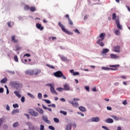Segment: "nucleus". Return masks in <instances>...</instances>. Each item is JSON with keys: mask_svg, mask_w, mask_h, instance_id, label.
Returning <instances> with one entry per match:
<instances>
[{"mask_svg": "<svg viewBox=\"0 0 130 130\" xmlns=\"http://www.w3.org/2000/svg\"><path fill=\"white\" fill-rule=\"evenodd\" d=\"M78 109L80 110V111H82V112H85L86 111V108L83 107V106H80L78 108Z\"/></svg>", "mask_w": 130, "mask_h": 130, "instance_id": "25", "label": "nucleus"}, {"mask_svg": "<svg viewBox=\"0 0 130 130\" xmlns=\"http://www.w3.org/2000/svg\"><path fill=\"white\" fill-rule=\"evenodd\" d=\"M20 49H22V47H20L19 45H17L16 46V51H18V50H20Z\"/></svg>", "mask_w": 130, "mask_h": 130, "instance_id": "33", "label": "nucleus"}, {"mask_svg": "<svg viewBox=\"0 0 130 130\" xmlns=\"http://www.w3.org/2000/svg\"><path fill=\"white\" fill-rule=\"evenodd\" d=\"M110 68H109L108 67H102V70H104V71H117V67H119V64H115V65H110Z\"/></svg>", "mask_w": 130, "mask_h": 130, "instance_id": "4", "label": "nucleus"}, {"mask_svg": "<svg viewBox=\"0 0 130 130\" xmlns=\"http://www.w3.org/2000/svg\"><path fill=\"white\" fill-rule=\"evenodd\" d=\"M29 10L30 12H35V11H36V8H35L34 6H31Z\"/></svg>", "mask_w": 130, "mask_h": 130, "instance_id": "29", "label": "nucleus"}, {"mask_svg": "<svg viewBox=\"0 0 130 130\" xmlns=\"http://www.w3.org/2000/svg\"><path fill=\"white\" fill-rule=\"evenodd\" d=\"M77 114H79L80 115H81V116H84V114L82 112H77Z\"/></svg>", "mask_w": 130, "mask_h": 130, "instance_id": "62", "label": "nucleus"}, {"mask_svg": "<svg viewBox=\"0 0 130 130\" xmlns=\"http://www.w3.org/2000/svg\"><path fill=\"white\" fill-rule=\"evenodd\" d=\"M28 128L29 129H30V130H34L35 129V128H34V126H33V125H30L28 127Z\"/></svg>", "mask_w": 130, "mask_h": 130, "instance_id": "52", "label": "nucleus"}, {"mask_svg": "<svg viewBox=\"0 0 130 130\" xmlns=\"http://www.w3.org/2000/svg\"><path fill=\"white\" fill-rule=\"evenodd\" d=\"M24 10L25 11H28V10H30V7H29L28 5H25L24 6Z\"/></svg>", "mask_w": 130, "mask_h": 130, "instance_id": "34", "label": "nucleus"}, {"mask_svg": "<svg viewBox=\"0 0 130 130\" xmlns=\"http://www.w3.org/2000/svg\"><path fill=\"white\" fill-rule=\"evenodd\" d=\"M10 85L16 90H20L23 88V83L18 81H10Z\"/></svg>", "mask_w": 130, "mask_h": 130, "instance_id": "1", "label": "nucleus"}, {"mask_svg": "<svg viewBox=\"0 0 130 130\" xmlns=\"http://www.w3.org/2000/svg\"><path fill=\"white\" fill-rule=\"evenodd\" d=\"M58 25L60 27L62 31L66 33L67 34H69V35H73V32L69 31V30L67 29L66 27H64V25L61 24L60 22H58Z\"/></svg>", "mask_w": 130, "mask_h": 130, "instance_id": "5", "label": "nucleus"}, {"mask_svg": "<svg viewBox=\"0 0 130 130\" xmlns=\"http://www.w3.org/2000/svg\"><path fill=\"white\" fill-rule=\"evenodd\" d=\"M69 102L73 105V107L77 108L79 107V103L78 102H74L73 101H69Z\"/></svg>", "mask_w": 130, "mask_h": 130, "instance_id": "12", "label": "nucleus"}, {"mask_svg": "<svg viewBox=\"0 0 130 130\" xmlns=\"http://www.w3.org/2000/svg\"><path fill=\"white\" fill-rule=\"evenodd\" d=\"M74 31L75 33H78V34H80V31H79V30H78V29H74Z\"/></svg>", "mask_w": 130, "mask_h": 130, "instance_id": "55", "label": "nucleus"}, {"mask_svg": "<svg viewBox=\"0 0 130 130\" xmlns=\"http://www.w3.org/2000/svg\"><path fill=\"white\" fill-rule=\"evenodd\" d=\"M38 98L40 100L42 99V94L41 93L39 92L38 94Z\"/></svg>", "mask_w": 130, "mask_h": 130, "instance_id": "36", "label": "nucleus"}, {"mask_svg": "<svg viewBox=\"0 0 130 130\" xmlns=\"http://www.w3.org/2000/svg\"><path fill=\"white\" fill-rule=\"evenodd\" d=\"M21 101L22 103H24V102H25V96L21 97Z\"/></svg>", "mask_w": 130, "mask_h": 130, "instance_id": "50", "label": "nucleus"}, {"mask_svg": "<svg viewBox=\"0 0 130 130\" xmlns=\"http://www.w3.org/2000/svg\"><path fill=\"white\" fill-rule=\"evenodd\" d=\"M3 123H4V119L1 118H0V127L3 125Z\"/></svg>", "mask_w": 130, "mask_h": 130, "instance_id": "41", "label": "nucleus"}, {"mask_svg": "<svg viewBox=\"0 0 130 130\" xmlns=\"http://www.w3.org/2000/svg\"><path fill=\"white\" fill-rule=\"evenodd\" d=\"M43 101H45V102H46V103H47V104H50V101H49V100H45V99H43Z\"/></svg>", "mask_w": 130, "mask_h": 130, "instance_id": "39", "label": "nucleus"}, {"mask_svg": "<svg viewBox=\"0 0 130 130\" xmlns=\"http://www.w3.org/2000/svg\"><path fill=\"white\" fill-rule=\"evenodd\" d=\"M85 89L86 91H90V87L89 86H85Z\"/></svg>", "mask_w": 130, "mask_h": 130, "instance_id": "58", "label": "nucleus"}, {"mask_svg": "<svg viewBox=\"0 0 130 130\" xmlns=\"http://www.w3.org/2000/svg\"><path fill=\"white\" fill-rule=\"evenodd\" d=\"M6 110H7V111H10V106H9V105H7Z\"/></svg>", "mask_w": 130, "mask_h": 130, "instance_id": "54", "label": "nucleus"}, {"mask_svg": "<svg viewBox=\"0 0 130 130\" xmlns=\"http://www.w3.org/2000/svg\"><path fill=\"white\" fill-rule=\"evenodd\" d=\"M102 128H104V129H106V130H110L107 127L105 126H102Z\"/></svg>", "mask_w": 130, "mask_h": 130, "instance_id": "59", "label": "nucleus"}, {"mask_svg": "<svg viewBox=\"0 0 130 130\" xmlns=\"http://www.w3.org/2000/svg\"><path fill=\"white\" fill-rule=\"evenodd\" d=\"M7 73H9L10 74H12L13 75L15 74L14 71H7Z\"/></svg>", "mask_w": 130, "mask_h": 130, "instance_id": "60", "label": "nucleus"}, {"mask_svg": "<svg viewBox=\"0 0 130 130\" xmlns=\"http://www.w3.org/2000/svg\"><path fill=\"white\" fill-rule=\"evenodd\" d=\"M105 33H101L100 35V39L96 42L97 44H99L100 46L103 47L104 46V43L102 42L104 40V38H105Z\"/></svg>", "mask_w": 130, "mask_h": 130, "instance_id": "2", "label": "nucleus"}, {"mask_svg": "<svg viewBox=\"0 0 130 130\" xmlns=\"http://www.w3.org/2000/svg\"><path fill=\"white\" fill-rule=\"evenodd\" d=\"M40 129L41 130H44V125L41 124L40 125Z\"/></svg>", "mask_w": 130, "mask_h": 130, "instance_id": "57", "label": "nucleus"}, {"mask_svg": "<svg viewBox=\"0 0 130 130\" xmlns=\"http://www.w3.org/2000/svg\"><path fill=\"white\" fill-rule=\"evenodd\" d=\"M115 23L117 25V27L119 30H122V26L120 25V23H119V18L117 17V19L115 20Z\"/></svg>", "mask_w": 130, "mask_h": 130, "instance_id": "8", "label": "nucleus"}, {"mask_svg": "<svg viewBox=\"0 0 130 130\" xmlns=\"http://www.w3.org/2000/svg\"><path fill=\"white\" fill-rule=\"evenodd\" d=\"M111 117H112V118H113V119H114V120H115L116 121H117L118 120H121V118L119 117H117L115 115H112L111 116Z\"/></svg>", "mask_w": 130, "mask_h": 130, "instance_id": "18", "label": "nucleus"}, {"mask_svg": "<svg viewBox=\"0 0 130 130\" xmlns=\"http://www.w3.org/2000/svg\"><path fill=\"white\" fill-rule=\"evenodd\" d=\"M51 39L53 41V40H56V37H49V40H51Z\"/></svg>", "mask_w": 130, "mask_h": 130, "instance_id": "46", "label": "nucleus"}, {"mask_svg": "<svg viewBox=\"0 0 130 130\" xmlns=\"http://www.w3.org/2000/svg\"><path fill=\"white\" fill-rule=\"evenodd\" d=\"M110 57L112 59H116V58H118L119 57L117 56V55L114 54H110Z\"/></svg>", "mask_w": 130, "mask_h": 130, "instance_id": "19", "label": "nucleus"}, {"mask_svg": "<svg viewBox=\"0 0 130 130\" xmlns=\"http://www.w3.org/2000/svg\"><path fill=\"white\" fill-rule=\"evenodd\" d=\"M117 18H118V17H116V14H115V13H113L112 14V20H116V19H117Z\"/></svg>", "mask_w": 130, "mask_h": 130, "instance_id": "28", "label": "nucleus"}, {"mask_svg": "<svg viewBox=\"0 0 130 130\" xmlns=\"http://www.w3.org/2000/svg\"><path fill=\"white\" fill-rule=\"evenodd\" d=\"M69 21V24L70 25H74V23H73V21H72V20H71V19H68Z\"/></svg>", "mask_w": 130, "mask_h": 130, "instance_id": "48", "label": "nucleus"}, {"mask_svg": "<svg viewBox=\"0 0 130 130\" xmlns=\"http://www.w3.org/2000/svg\"><path fill=\"white\" fill-rule=\"evenodd\" d=\"M8 25L9 27H12V26L14 25V22H8Z\"/></svg>", "mask_w": 130, "mask_h": 130, "instance_id": "37", "label": "nucleus"}, {"mask_svg": "<svg viewBox=\"0 0 130 130\" xmlns=\"http://www.w3.org/2000/svg\"><path fill=\"white\" fill-rule=\"evenodd\" d=\"M14 94H15V95L18 98H21V97H22V95H21V94H20L19 93V91L17 90L14 91Z\"/></svg>", "mask_w": 130, "mask_h": 130, "instance_id": "21", "label": "nucleus"}, {"mask_svg": "<svg viewBox=\"0 0 130 130\" xmlns=\"http://www.w3.org/2000/svg\"><path fill=\"white\" fill-rule=\"evenodd\" d=\"M72 129V124H69L66 126V130Z\"/></svg>", "mask_w": 130, "mask_h": 130, "instance_id": "27", "label": "nucleus"}, {"mask_svg": "<svg viewBox=\"0 0 130 130\" xmlns=\"http://www.w3.org/2000/svg\"><path fill=\"white\" fill-rule=\"evenodd\" d=\"M91 120L92 122H99V120H100V119L99 117H95L91 118Z\"/></svg>", "mask_w": 130, "mask_h": 130, "instance_id": "15", "label": "nucleus"}, {"mask_svg": "<svg viewBox=\"0 0 130 130\" xmlns=\"http://www.w3.org/2000/svg\"><path fill=\"white\" fill-rule=\"evenodd\" d=\"M25 56H27V57H30V56H31V55H30V54L29 53L25 54L23 56V58H25Z\"/></svg>", "mask_w": 130, "mask_h": 130, "instance_id": "44", "label": "nucleus"}, {"mask_svg": "<svg viewBox=\"0 0 130 130\" xmlns=\"http://www.w3.org/2000/svg\"><path fill=\"white\" fill-rule=\"evenodd\" d=\"M25 19V17L24 16H19L18 17V19L20 20V21H23Z\"/></svg>", "mask_w": 130, "mask_h": 130, "instance_id": "43", "label": "nucleus"}, {"mask_svg": "<svg viewBox=\"0 0 130 130\" xmlns=\"http://www.w3.org/2000/svg\"><path fill=\"white\" fill-rule=\"evenodd\" d=\"M53 120L55 122L58 123L59 122V119L57 118H54Z\"/></svg>", "mask_w": 130, "mask_h": 130, "instance_id": "42", "label": "nucleus"}, {"mask_svg": "<svg viewBox=\"0 0 130 130\" xmlns=\"http://www.w3.org/2000/svg\"><path fill=\"white\" fill-rule=\"evenodd\" d=\"M36 27L37 29H39V30H40L41 31H43V30H44V29L43 26H42V25L40 23H37Z\"/></svg>", "mask_w": 130, "mask_h": 130, "instance_id": "14", "label": "nucleus"}, {"mask_svg": "<svg viewBox=\"0 0 130 130\" xmlns=\"http://www.w3.org/2000/svg\"><path fill=\"white\" fill-rule=\"evenodd\" d=\"M113 51L114 52H117L119 53L120 52V46H115L113 48Z\"/></svg>", "mask_w": 130, "mask_h": 130, "instance_id": "11", "label": "nucleus"}, {"mask_svg": "<svg viewBox=\"0 0 130 130\" xmlns=\"http://www.w3.org/2000/svg\"><path fill=\"white\" fill-rule=\"evenodd\" d=\"M21 61L23 63H24V64H30V63H29V62H28V60H27V59L24 58V57H23V58H21Z\"/></svg>", "mask_w": 130, "mask_h": 130, "instance_id": "16", "label": "nucleus"}, {"mask_svg": "<svg viewBox=\"0 0 130 130\" xmlns=\"http://www.w3.org/2000/svg\"><path fill=\"white\" fill-rule=\"evenodd\" d=\"M79 75H80V73L78 72H74L73 73V76H79Z\"/></svg>", "mask_w": 130, "mask_h": 130, "instance_id": "49", "label": "nucleus"}, {"mask_svg": "<svg viewBox=\"0 0 130 130\" xmlns=\"http://www.w3.org/2000/svg\"><path fill=\"white\" fill-rule=\"evenodd\" d=\"M0 93H4V88L1 87L0 88Z\"/></svg>", "mask_w": 130, "mask_h": 130, "instance_id": "63", "label": "nucleus"}, {"mask_svg": "<svg viewBox=\"0 0 130 130\" xmlns=\"http://www.w3.org/2000/svg\"><path fill=\"white\" fill-rule=\"evenodd\" d=\"M107 110H112V108H111V107H109V106H107Z\"/></svg>", "mask_w": 130, "mask_h": 130, "instance_id": "64", "label": "nucleus"}, {"mask_svg": "<svg viewBox=\"0 0 130 130\" xmlns=\"http://www.w3.org/2000/svg\"><path fill=\"white\" fill-rule=\"evenodd\" d=\"M50 91L52 94H54L55 95H57V92L55 91V89H54V87L53 86H52L50 88Z\"/></svg>", "mask_w": 130, "mask_h": 130, "instance_id": "17", "label": "nucleus"}, {"mask_svg": "<svg viewBox=\"0 0 130 130\" xmlns=\"http://www.w3.org/2000/svg\"><path fill=\"white\" fill-rule=\"evenodd\" d=\"M107 52H109V49L104 48L103 49V51L101 52V54H102V55H106Z\"/></svg>", "mask_w": 130, "mask_h": 130, "instance_id": "13", "label": "nucleus"}, {"mask_svg": "<svg viewBox=\"0 0 130 130\" xmlns=\"http://www.w3.org/2000/svg\"><path fill=\"white\" fill-rule=\"evenodd\" d=\"M3 127H4V128L5 129H7V128H8V125H7V124H4V125H3Z\"/></svg>", "mask_w": 130, "mask_h": 130, "instance_id": "61", "label": "nucleus"}, {"mask_svg": "<svg viewBox=\"0 0 130 130\" xmlns=\"http://www.w3.org/2000/svg\"><path fill=\"white\" fill-rule=\"evenodd\" d=\"M48 128L51 130H54L55 128L53 126H49Z\"/></svg>", "mask_w": 130, "mask_h": 130, "instance_id": "53", "label": "nucleus"}, {"mask_svg": "<svg viewBox=\"0 0 130 130\" xmlns=\"http://www.w3.org/2000/svg\"><path fill=\"white\" fill-rule=\"evenodd\" d=\"M46 66H47V67L50 68V69H55V68H54V67L52 65H50L49 64H47Z\"/></svg>", "mask_w": 130, "mask_h": 130, "instance_id": "45", "label": "nucleus"}, {"mask_svg": "<svg viewBox=\"0 0 130 130\" xmlns=\"http://www.w3.org/2000/svg\"><path fill=\"white\" fill-rule=\"evenodd\" d=\"M60 113L63 114V115H67V112H66L64 111H62V110L60 111Z\"/></svg>", "mask_w": 130, "mask_h": 130, "instance_id": "40", "label": "nucleus"}, {"mask_svg": "<svg viewBox=\"0 0 130 130\" xmlns=\"http://www.w3.org/2000/svg\"><path fill=\"white\" fill-rule=\"evenodd\" d=\"M37 111H38L40 114H43V113H44V111L40 108H38L37 109Z\"/></svg>", "mask_w": 130, "mask_h": 130, "instance_id": "23", "label": "nucleus"}, {"mask_svg": "<svg viewBox=\"0 0 130 130\" xmlns=\"http://www.w3.org/2000/svg\"><path fill=\"white\" fill-rule=\"evenodd\" d=\"M60 57L61 59H62V60H67V58H66L63 56H60Z\"/></svg>", "mask_w": 130, "mask_h": 130, "instance_id": "51", "label": "nucleus"}, {"mask_svg": "<svg viewBox=\"0 0 130 130\" xmlns=\"http://www.w3.org/2000/svg\"><path fill=\"white\" fill-rule=\"evenodd\" d=\"M28 113L31 115V116H34V117H36L37 116H39V114L38 112L35 111L32 109H29L28 111Z\"/></svg>", "mask_w": 130, "mask_h": 130, "instance_id": "7", "label": "nucleus"}, {"mask_svg": "<svg viewBox=\"0 0 130 130\" xmlns=\"http://www.w3.org/2000/svg\"><path fill=\"white\" fill-rule=\"evenodd\" d=\"M24 115L25 116H26V117L28 118V119H30V116L28 114H24Z\"/></svg>", "mask_w": 130, "mask_h": 130, "instance_id": "56", "label": "nucleus"}, {"mask_svg": "<svg viewBox=\"0 0 130 130\" xmlns=\"http://www.w3.org/2000/svg\"><path fill=\"white\" fill-rule=\"evenodd\" d=\"M18 125H19V123L18 122H15L13 124V127H17Z\"/></svg>", "mask_w": 130, "mask_h": 130, "instance_id": "38", "label": "nucleus"}, {"mask_svg": "<svg viewBox=\"0 0 130 130\" xmlns=\"http://www.w3.org/2000/svg\"><path fill=\"white\" fill-rule=\"evenodd\" d=\"M54 76L55 77H56V78H63V79H64V80H66L67 79V77H66V76H64V75H63V74H62V72H61V71H57L55 73H54Z\"/></svg>", "mask_w": 130, "mask_h": 130, "instance_id": "6", "label": "nucleus"}, {"mask_svg": "<svg viewBox=\"0 0 130 130\" xmlns=\"http://www.w3.org/2000/svg\"><path fill=\"white\" fill-rule=\"evenodd\" d=\"M63 89L64 91H73V88L71 89V87H70V85H69V84H68L67 83H65L63 85Z\"/></svg>", "mask_w": 130, "mask_h": 130, "instance_id": "9", "label": "nucleus"}, {"mask_svg": "<svg viewBox=\"0 0 130 130\" xmlns=\"http://www.w3.org/2000/svg\"><path fill=\"white\" fill-rule=\"evenodd\" d=\"M56 90L59 92H62V91L64 90L63 88L62 87H58L56 89Z\"/></svg>", "mask_w": 130, "mask_h": 130, "instance_id": "32", "label": "nucleus"}, {"mask_svg": "<svg viewBox=\"0 0 130 130\" xmlns=\"http://www.w3.org/2000/svg\"><path fill=\"white\" fill-rule=\"evenodd\" d=\"M14 59L16 62H19V59H18V56L17 55H14Z\"/></svg>", "mask_w": 130, "mask_h": 130, "instance_id": "35", "label": "nucleus"}, {"mask_svg": "<svg viewBox=\"0 0 130 130\" xmlns=\"http://www.w3.org/2000/svg\"><path fill=\"white\" fill-rule=\"evenodd\" d=\"M114 33L116 35H117V36L120 35V31H119V30L118 29H116Z\"/></svg>", "mask_w": 130, "mask_h": 130, "instance_id": "30", "label": "nucleus"}, {"mask_svg": "<svg viewBox=\"0 0 130 130\" xmlns=\"http://www.w3.org/2000/svg\"><path fill=\"white\" fill-rule=\"evenodd\" d=\"M41 73V71L38 70H27L25 71V73L26 75H29V76H37V75L40 74Z\"/></svg>", "mask_w": 130, "mask_h": 130, "instance_id": "3", "label": "nucleus"}, {"mask_svg": "<svg viewBox=\"0 0 130 130\" xmlns=\"http://www.w3.org/2000/svg\"><path fill=\"white\" fill-rule=\"evenodd\" d=\"M16 36H13V37H11V41H12V42H14V43H18V42H19V41H18V40H16L15 39Z\"/></svg>", "mask_w": 130, "mask_h": 130, "instance_id": "22", "label": "nucleus"}, {"mask_svg": "<svg viewBox=\"0 0 130 130\" xmlns=\"http://www.w3.org/2000/svg\"><path fill=\"white\" fill-rule=\"evenodd\" d=\"M27 95L28 96H29V97H30V98H32V99H34V98H35V96H34V95L30 92H28Z\"/></svg>", "mask_w": 130, "mask_h": 130, "instance_id": "31", "label": "nucleus"}, {"mask_svg": "<svg viewBox=\"0 0 130 130\" xmlns=\"http://www.w3.org/2000/svg\"><path fill=\"white\" fill-rule=\"evenodd\" d=\"M43 120L46 122V123H48V124H50L51 122L49 120H48V117L47 115H43L42 116Z\"/></svg>", "mask_w": 130, "mask_h": 130, "instance_id": "10", "label": "nucleus"}, {"mask_svg": "<svg viewBox=\"0 0 130 130\" xmlns=\"http://www.w3.org/2000/svg\"><path fill=\"white\" fill-rule=\"evenodd\" d=\"M105 121L107 123H113V119H112L110 118L106 119Z\"/></svg>", "mask_w": 130, "mask_h": 130, "instance_id": "20", "label": "nucleus"}, {"mask_svg": "<svg viewBox=\"0 0 130 130\" xmlns=\"http://www.w3.org/2000/svg\"><path fill=\"white\" fill-rule=\"evenodd\" d=\"M13 107H14V108H19V105H18V104H13Z\"/></svg>", "mask_w": 130, "mask_h": 130, "instance_id": "47", "label": "nucleus"}, {"mask_svg": "<svg viewBox=\"0 0 130 130\" xmlns=\"http://www.w3.org/2000/svg\"><path fill=\"white\" fill-rule=\"evenodd\" d=\"M19 112H20V110H19V109H17L13 110L11 112V114H12V115H13V114H15V113H19Z\"/></svg>", "mask_w": 130, "mask_h": 130, "instance_id": "26", "label": "nucleus"}, {"mask_svg": "<svg viewBox=\"0 0 130 130\" xmlns=\"http://www.w3.org/2000/svg\"><path fill=\"white\" fill-rule=\"evenodd\" d=\"M7 82H8V78H7V77H5V78H3L1 81V84H6V83H7Z\"/></svg>", "mask_w": 130, "mask_h": 130, "instance_id": "24", "label": "nucleus"}]
</instances>
